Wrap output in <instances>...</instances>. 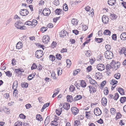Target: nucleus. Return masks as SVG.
I'll list each match as a JSON object with an SVG mask.
<instances>
[{
	"label": "nucleus",
	"mask_w": 126,
	"mask_h": 126,
	"mask_svg": "<svg viewBox=\"0 0 126 126\" xmlns=\"http://www.w3.org/2000/svg\"><path fill=\"white\" fill-rule=\"evenodd\" d=\"M15 25L17 29L21 30H26L27 29L26 27L24 26L22 22L20 20H18L17 22L15 23Z\"/></svg>",
	"instance_id": "nucleus-1"
},
{
	"label": "nucleus",
	"mask_w": 126,
	"mask_h": 126,
	"mask_svg": "<svg viewBox=\"0 0 126 126\" xmlns=\"http://www.w3.org/2000/svg\"><path fill=\"white\" fill-rule=\"evenodd\" d=\"M105 57L107 59H112L113 57V53L110 50H107L105 53Z\"/></svg>",
	"instance_id": "nucleus-2"
},
{
	"label": "nucleus",
	"mask_w": 126,
	"mask_h": 126,
	"mask_svg": "<svg viewBox=\"0 0 126 126\" xmlns=\"http://www.w3.org/2000/svg\"><path fill=\"white\" fill-rule=\"evenodd\" d=\"M111 65L112 66V68L116 70L120 66V63L119 62L116 63L115 61L113 60L112 61L111 63Z\"/></svg>",
	"instance_id": "nucleus-3"
},
{
	"label": "nucleus",
	"mask_w": 126,
	"mask_h": 126,
	"mask_svg": "<svg viewBox=\"0 0 126 126\" xmlns=\"http://www.w3.org/2000/svg\"><path fill=\"white\" fill-rule=\"evenodd\" d=\"M36 57L38 58H40L43 55V53L42 50H38L35 52Z\"/></svg>",
	"instance_id": "nucleus-4"
},
{
	"label": "nucleus",
	"mask_w": 126,
	"mask_h": 126,
	"mask_svg": "<svg viewBox=\"0 0 126 126\" xmlns=\"http://www.w3.org/2000/svg\"><path fill=\"white\" fill-rule=\"evenodd\" d=\"M19 13L21 15L25 16L28 14L29 12L26 9H22L20 10Z\"/></svg>",
	"instance_id": "nucleus-5"
},
{
	"label": "nucleus",
	"mask_w": 126,
	"mask_h": 126,
	"mask_svg": "<svg viewBox=\"0 0 126 126\" xmlns=\"http://www.w3.org/2000/svg\"><path fill=\"white\" fill-rule=\"evenodd\" d=\"M94 114L96 116H99L102 113L101 110L98 108H96L94 110Z\"/></svg>",
	"instance_id": "nucleus-6"
},
{
	"label": "nucleus",
	"mask_w": 126,
	"mask_h": 126,
	"mask_svg": "<svg viewBox=\"0 0 126 126\" xmlns=\"http://www.w3.org/2000/svg\"><path fill=\"white\" fill-rule=\"evenodd\" d=\"M94 87L92 86H89L87 87V89H89L90 94H93L95 93L96 91V89Z\"/></svg>",
	"instance_id": "nucleus-7"
},
{
	"label": "nucleus",
	"mask_w": 126,
	"mask_h": 126,
	"mask_svg": "<svg viewBox=\"0 0 126 126\" xmlns=\"http://www.w3.org/2000/svg\"><path fill=\"white\" fill-rule=\"evenodd\" d=\"M97 68L98 70L101 71L105 69V67L103 64L99 63L97 65Z\"/></svg>",
	"instance_id": "nucleus-8"
},
{
	"label": "nucleus",
	"mask_w": 126,
	"mask_h": 126,
	"mask_svg": "<svg viewBox=\"0 0 126 126\" xmlns=\"http://www.w3.org/2000/svg\"><path fill=\"white\" fill-rule=\"evenodd\" d=\"M102 20L104 24H106L109 22V18L107 16L103 15L102 17Z\"/></svg>",
	"instance_id": "nucleus-9"
},
{
	"label": "nucleus",
	"mask_w": 126,
	"mask_h": 126,
	"mask_svg": "<svg viewBox=\"0 0 126 126\" xmlns=\"http://www.w3.org/2000/svg\"><path fill=\"white\" fill-rule=\"evenodd\" d=\"M71 109L72 113L74 115L77 114L79 111L78 109L74 107L72 108Z\"/></svg>",
	"instance_id": "nucleus-10"
},
{
	"label": "nucleus",
	"mask_w": 126,
	"mask_h": 126,
	"mask_svg": "<svg viewBox=\"0 0 126 126\" xmlns=\"http://www.w3.org/2000/svg\"><path fill=\"white\" fill-rule=\"evenodd\" d=\"M50 9L48 8L45 9L43 11V14L44 16L49 15L50 13Z\"/></svg>",
	"instance_id": "nucleus-11"
},
{
	"label": "nucleus",
	"mask_w": 126,
	"mask_h": 126,
	"mask_svg": "<svg viewBox=\"0 0 126 126\" xmlns=\"http://www.w3.org/2000/svg\"><path fill=\"white\" fill-rule=\"evenodd\" d=\"M50 40L49 37L48 36H44L43 37V41L45 43H47Z\"/></svg>",
	"instance_id": "nucleus-12"
},
{
	"label": "nucleus",
	"mask_w": 126,
	"mask_h": 126,
	"mask_svg": "<svg viewBox=\"0 0 126 126\" xmlns=\"http://www.w3.org/2000/svg\"><path fill=\"white\" fill-rule=\"evenodd\" d=\"M90 82L91 84L93 85L94 87H96L98 85L96 81L92 79L90 80Z\"/></svg>",
	"instance_id": "nucleus-13"
},
{
	"label": "nucleus",
	"mask_w": 126,
	"mask_h": 126,
	"mask_svg": "<svg viewBox=\"0 0 126 126\" xmlns=\"http://www.w3.org/2000/svg\"><path fill=\"white\" fill-rule=\"evenodd\" d=\"M55 12L56 14L58 15H63V11L60 9H57L55 11Z\"/></svg>",
	"instance_id": "nucleus-14"
},
{
	"label": "nucleus",
	"mask_w": 126,
	"mask_h": 126,
	"mask_svg": "<svg viewBox=\"0 0 126 126\" xmlns=\"http://www.w3.org/2000/svg\"><path fill=\"white\" fill-rule=\"evenodd\" d=\"M101 101L102 105L105 106H106L107 103V100L106 98L105 97H103L102 98Z\"/></svg>",
	"instance_id": "nucleus-15"
},
{
	"label": "nucleus",
	"mask_w": 126,
	"mask_h": 126,
	"mask_svg": "<svg viewBox=\"0 0 126 126\" xmlns=\"http://www.w3.org/2000/svg\"><path fill=\"white\" fill-rule=\"evenodd\" d=\"M120 37L121 39L122 40H126V32L122 33L120 36Z\"/></svg>",
	"instance_id": "nucleus-16"
},
{
	"label": "nucleus",
	"mask_w": 126,
	"mask_h": 126,
	"mask_svg": "<svg viewBox=\"0 0 126 126\" xmlns=\"http://www.w3.org/2000/svg\"><path fill=\"white\" fill-rule=\"evenodd\" d=\"M116 2V0H109L108 1V4L111 6L114 5Z\"/></svg>",
	"instance_id": "nucleus-17"
},
{
	"label": "nucleus",
	"mask_w": 126,
	"mask_h": 126,
	"mask_svg": "<svg viewBox=\"0 0 126 126\" xmlns=\"http://www.w3.org/2000/svg\"><path fill=\"white\" fill-rule=\"evenodd\" d=\"M23 44L21 42H19L16 45V47L17 48L20 49L22 47Z\"/></svg>",
	"instance_id": "nucleus-18"
},
{
	"label": "nucleus",
	"mask_w": 126,
	"mask_h": 126,
	"mask_svg": "<svg viewBox=\"0 0 126 126\" xmlns=\"http://www.w3.org/2000/svg\"><path fill=\"white\" fill-rule=\"evenodd\" d=\"M73 98L72 96L67 95V99L68 102H72L73 101Z\"/></svg>",
	"instance_id": "nucleus-19"
},
{
	"label": "nucleus",
	"mask_w": 126,
	"mask_h": 126,
	"mask_svg": "<svg viewBox=\"0 0 126 126\" xmlns=\"http://www.w3.org/2000/svg\"><path fill=\"white\" fill-rule=\"evenodd\" d=\"M67 32L65 31H64L63 32H60L59 33V35L60 37H63L64 36H66Z\"/></svg>",
	"instance_id": "nucleus-20"
},
{
	"label": "nucleus",
	"mask_w": 126,
	"mask_h": 126,
	"mask_svg": "<svg viewBox=\"0 0 126 126\" xmlns=\"http://www.w3.org/2000/svg\"><path fill=\"white\" fill-rule=\"evenodd\" d=\"M120 53L121 54H124L125 56L126 57V48L124 47H123L120 52Z\"/></svg>",
	"instance_id": "nucleus-21"
},
{
	"label": "nucleus",
	"mask_w": 126,
	"mask_h": 126,
	"mask_svg": "<svg viewBox=\"0 0 126 126\" xmlns=\"http://www.w3.org/2000/svg\"><path fill=\"white\" fill-rule=\"evenodd\" d=\"M62 111V107L61 108H59L58 109H56V114L58 115H60L61 114Z\"/></svg>",
	"instance_id": "nucleus-22"
},
{
	"label": "nucleus",
	"mask_w": 126,
	"mask_h": 126,
	"mask_svg": "<svg viewBox=\"0 0 126 126\" xmlns=\"http://www.w3.org/2000/svg\"><path fill=\"white\" fill-rule=\"evenodd\" d=\"M18 86L17 81L16 80L15 81L13 84V89H16Z\"/></svg>",
	"instance_id": "nucleus-23"
},
{
	"label": "nucleus",
	"mask_w": 126,
	"mask_h": 126,
	"mask_svg": "<svg viewBox=\"0 0 126 126\" xmlns=\"http://www.w3.org/2000/svg\"><path fill=\"white\" fill-rule=\"evenodd\" d=\"M118 89V92L121 95H123L124 94V91L122 88L119 87Z\"/></svg>",
	"instance_id": "nucleus-24"
},
{
	"label": "nucleus",
	"mask_w": 126,
	"mask_h": 126,
	"mask_svg": "<svg viewBox=\"0 0 126 126\" xmlns=\"http://www.w3.org/2000/svg\"><path fill=\"white\" fill-rule=\"evenodd\" d=\"M111 33L110 31L108 30H105L103 32V34L104 35H110Z\"/></svg>",
	"instance_id": "nucleus-25"
},
{
	"label": "nucleus",
	"mask_w": 126,
	"mask_h": 126,
	"mask_svg": "<svg viewBox=\"0 0 126 126\" xmlns=\"http://www.w3.org/2000/svg\"><path fill=\"white\" fill-rule=\"evenodd\" d=\"M71 22L72 24L73 25H77L78 23L77 20L75 19H72L71 20Z\"/></svg>",
	"instance_id": "nucleus-26"
},
{
	"label": "nucleus",
	"mask_w": 126,
	"mask_h": 126,
	"mask_svg": "<svg viewBox=\"0 0 126 126\" xmlns=\"http://www.w3.org/2000/svg\"><path fill=\"white\" fill-rule=\"evenodd\" d=\"M49 60L52 62L54 61L55 59V58L54 56L52 55H50L49 56Z\"/></svg>",
	"instance_id": "nucleus-27"
},
{
	"label": "nucleus",
	"mask_w": 126,
	"mask_h": 126,
	"mask_svg": "<svg viewBox=\"0 0 126 126\" xmlns=\"http://www.w3.org/2000/svg\"><path fill=\"white\" fill-rule=\"evenodd\" d=\"M32 26L33 27H34L37 23V21L36 20L33 19L32 22Z\"/></svg>",
	"instance_id": "nucleus-28"
},
{
	"label": "nucleus",
	"mask_w": 126,
	"mask_h": 126,
	"mask_svg": "<svg viewBox=\"0 0 126 126\" xmlns=\"http://www.w3.org/2000/svg\"><path fill=\"white\" fill-rule=\"evenodd\" d=\"M85 113L86 117L88 119H90V114H91V112L90 111H89V112L86 111L85 112Z\"/></svg>",
	"instance_id": "nucleus-29"
},
{
	"label": "nucleus",
	"mask_w": 126,
	"mask_h": 126,
	"mask_svg": "<svg viewBox=\"0 0 126 126\" xmlns=\"http://www.w3.org/2000/svg\"><path fill=\"white\" fill-rule=\"evenodd\" d=\"M36 119L40 121L42 120L43 119L41 115L40 114H37L36 115Z\"/></svg>",
	"instance_id": "nucleus-30"
},
{
	"label": "nucleus",
	"mask_w": 126,
	"mask_h": 126,
	"mask_svg": "<svg viewBox=\"0 0 126 126\" xmlns=\"http://www.w3.org/2000/svg\"><path fill=\"white\" fill-rule=\"evenodd\" d=\"M50 121L49 117L47 116L44 122V124L45 126H47L49 123Z\"/></svg>",
	"instance_id": "nucleus-31"
},
{
	"label": "nucleus",
	"mask_w": 126,
	"mask_h": 126,
	"mask_svg": "<svg viewBox=\"0 0 126 126\" xmlns=\"http://www.w3.org/2000/svg\"><path fill=\"white\" fill-rule=\"evenodd\" d=\"M22 122L18 121L15 123L14 125L15 126H22Z\"/></svg>",
	"instance_id": "nucleus-32"
},
{
	"label": "nucleus",
	"mask_w": 126,
	"mask_h": 126,
	"mask_svg": "<svg viewBox=\"0 0 126 126\" xmlns=\"http://www.w3.org/2000/svg\"><path fill=\"white\" fill-rule=\"evenodd\" d=\"M82 98L81 96L80 95H77L74 98V100L75 101L81 99Z\"/></svg>",
	"instance_id": "nucleus-33"
},
{
	"label": "nucleus",
	"mask_w": 126,
	"mask_h": 126,
	"mask_svg": "<svg viewBox=\"0 0 126 126\" xmlns=\"http://www.w3.org/2000/svg\"><path fill=\"white\" fill-rule=\"evenodd\" d=\"M80 85L81 87H85L86 85V84L85 81L83 80L81 81Z\"/></svg>",
	"instance_id": "nucleus-34"
},
{
	"label": "nucleus",
	"mask_w": 126,
	"mask_h": 126,
	"mask_svg": "<svg viewBox=\"0 0 126 126\" xmlns=\"http://www.w3.org/2000/svg\"><path fill=\"white\" fill-rule=\"evenodd\" d=\"M66 62L67 64V67L69 68L71 64L70 60L69 59H67L66 60Z\"/></svg>",
	"instance_id": "nucleus-35"
},
{
	"label": "nucleus",
	"mask_w": 126,
	"mask_h": 126,
	"mask_svg": "<svg viewBox=\"0 0 126 126\" xmlns=\"http://www.w3.org/2000/svg\"><path fill=\"white\" fill-rule=\"evenodd\" d=\"M80 122L79 120H76L75 121L74 124V126H78L80 125Z\"/></svg>",
	"instance_id": "nucleus-36"
},
{
	"label": "nucleus",
	"mask_w": 126,
	"mask_h": 126,
	"mask_svg": "<svg viewBox=\"0 0 126 126\" xmlns=\"http://www.w3.org/2000/svg\"><path fill=\"white\" fill-rule=\"evenodd\" d=\"M120 101L121 103H124L126 101V97H121V98Z\"/></svg>",
	"instance_id": "nucleus-37"
},
{
	"label": "nucleus",
	"mask_w": 126,
	"mask_h": 126,
	"mask_svg": "<svg viewBox=\"0 0 126 126\" xmlns=\"http://www.w3.org/2000/svg\"><path fill=\"white\" fill-rule=\"evenodd\" d=\"M121 117L122 115L120 113H117L116 115V119L117 120L121 118Z\"/></svg>",
	"instance_id": "nucleus-38"
},
{
	"label": "nucleus",
	"mask_w": 126,
	"mask_h": 126,
	"mask_svg": "<svg viewBox=\"0 0 126 126\" xmlns=\"http://www.w3.org/2000/svg\"><path fill=\"white\" fill-rule=\"evenodd\" d=\"M51 124L54 126H57L58 125V122L57 121H53L51 122Z\"/></svg>",
	"instance_id": "nucleus-39"
},
{
	"label": "nucleus",
	"mask_w": 126,
	"mask_h": 126,
	"mask_svg": "<svg viewBox=\"0 0 126 126\" xmlns=\"http://www.w3.org/2000/svg\"><path fill=\"white\" fill-rule=\"evenodd\" d=\"M110 112L112 114L114 115L116 113V111L114 108H112L110 109Z\"/></svg>",
	"instance_id": "nucleus-40"
},
{
	"label": "nucleus",
	"mask_w": 126,
	"mask_h": 126,
	"mask_svg": "<svg viewBox=\"0 0 126 126\" xmlns=\"http://www.w3.org/2000/svg\"><path fill=\"white\" fill-rule=\"evenodd\" d=\"M53 95L52 96V97L53 98L54 97L56 96L58 94V93L59 92V91H58V89H56L54 91V92H55Z\"/></svg>",
	"instance_id": "nucleus-41"
},
{
	"label": "nucleus",
	"mask_w": 126,
	"mask_h": 126,
	"mask_svg": "<svg viewBox=\"0 0 126 126\" xmlns=\"http://www.w3.org/2000/svg\"><path fill=\"white\" fill-rule=\"evenodd\" d=\"M103 40L102 38H95V41L98 43H101L102 42Z\"/></svg>",
	"instance_id": "nucleus-42"
},
{
	"label": "nucleus",
	"mask_w": 126,
	"mask_h": 126,
	"mask_svg": "<svg viewBox=\"0 0 126 126\" xmlns=\"http://www.w3.org/2000/svg\"><path fill=\"white\" fill-rule=\"evenodd\" d=\"M120 73H117V74H115L114 75V77L116 79H118L120 78Z\"/></svg>",
	"instance_id": "nucleus-43"
},
{
	"label": "nucleus",
	"mask_w": 126,
	"mask_h": 126,
	"mask_svg": "<svg viewBox=\"0 0 126 126\" xmlns=\"http://www.w3.org/2000/svg\"><path fill=\"white\" fill-rule=\"evenodd\" d=\"M63 8L65 11H67L68 10V7L66 4L65 3L64 4Z\"/></svg>",
	"instance_id": "nucleus-44"
},
{
	"label": "nucleus",
	"mask_w": 126,
	"mask_h": 126,
	"mask_svg": "<svg viewBox=\"0 0 126 126\" xmlns=\"http://www.w3.org/2000/svg\"><path fill=\"white\" fill-rule=\"evenodd\" d=\"M54 4L56 6L59 5V0H54L53 2Z\"/></svg>",
	"instance_id": "nucleus-45"
},
{
	"label": "nucleus",
	"mask_w": 126,
	"mask_h": 126,
	"mask_svg": "<svg viewBox=\"0 0 126 126\" xmlns=\"http://www.w3.org/2000/svg\"><path fill=\"white\" fill-rule=\"evenodd\" d=\"M75 88L73 85H71L69 87V90L71 92H73L75 89Z\"/></svg>",
	"instance_id": "nucleus-46"
},
{
	"label": "nucleus",
	"mask_w": 126,
	"mask_h": 126,
	"mask_svg": "<svg viewBox=\"0 0 126 126\" xmlns=\"http://www.w3.org/2000/svg\"><path fill=\"white\" fill-rule=\"evenodd\" d=\"M126 121L125 119L121 120L120 122V124L121 126L124 125L126 123Z\"/></svg>",
	"instance_id": "nucleus-47"
},
{
	"label": "nucleus",
	"mask_w": 126,
	"mask_h": 126,
	"mask_svg": "<svg viewBox=\"0 0 126 126\" xmlns=\"http://www.w3.org/2000/svg\"><path fill=\"white\" fill-rule=\"evenodd\" d=\"M14 90V91L13 92V95L14 96L16 97V96H17V92L18 91L16 89Z\"/></svg>",
	"instance_id": "nucleus-48"
},
{
	"label": "nucleus",
	"mask_w": 126,
	"mask_h": 126,
	"mask_svg": "<svg viewBox=\"0 0 126 126\" xmlns=\"http://www.w3.org/2000/svg\"><path fill=\"white\" fill-rule=\"evenodd\" d=\"M56 58L57 59L60 60L62 58L61 55L59 54H57L56 55Z\"/></svg>",
	"instance_id": "nucleus-49"
},
{
	"label": "nucleus",
	"mask_w": 126,
	"mask_h": 126,
	"mask_svg": "<svg viewBox=\"0 0 126 126\" xmlns=\"http://www.w3.org/2000/svg\"><path fill=\"white\" fill-rule=\"evenodd\" d=\"M112 67V66L111 65H110L109 64H107L106 66V70H108V71Z\"/></svg>",
	"instance_id": "nucleus-50"
},
{
	"label": "nucleus",
	"mask_w": 126,
	"mask_h": 126,
	"mask_svg": "<svg viewBox=\"0 0 126 126\" xmlns=\"http://www.w3.org/2000/svg\"><path fill=\"white\" fill-rule=\"evenodd\" d=\"M118 81H117L115 80L112 79L110 82V84L113 85H114L115 84L117 83Z\"/></svg>",
	"instance_id": "nucleus-51"
},
{
	"label": "nucleus",
	"mask_w": 126,
	"mask_h": 126,
	"mask_svg": "<svg viewBox=\"0 0 126 126\" xmlns=\"http://www.w3.org/2000/svg\"><path fill=\"white\" fill-rule=\"evenodd\" d=\"M110 16H111L112 19H116L117 17V16L116 15H115L113 14H111L110 15Z\"/></svg>",
	"instance_id": "nucleus-52"
},
{
	"label": "nucleus",
	"mask_w": 126,
	"mask_h": 126,
	"mask_svg": "<svg viewBox=\"0 0 126 126\" xmlns=\"http://www.w3.org/2000/svg\"><path fill=\"white\" fill-rule=\"evenodd\" d=\"M7 76L9 77H11L12 76V73L10 71H8L5 72Z\"/></svg>",
	"instance_id": "nucleus-53"
},
{
	"label": "nucleus",
	"mask_w": 126,
	"mask_h": 126,
	"mask_svg": "<svg viewBox=\"0 0 126 126\" xmlns=\"http://www.w3.org/2000/svg\"><path fill=\"white\" fill-rule=\"evenodd\" d=\"M52 77L55 80H57V78L55 76V73H51V75Z\"/></svg>",
	"instance_id": "nucleus-54"
},
{
	"label": "nucleus",
	"mask_w": 126,
	"mask_h": 126,
	"mask_svg": "<svg viewBox=\"0 0 126 126\" xmlns=\"http://www.w3.org/2000/svg\"><path fill=\"white\" fill-rule=\"evenodd\" d=\"M105 47L107 50H109L111 49L110 46L109 45H106Z\"/></svg>",
	"instance_id": "nucleus-55"
},
{
	"label": "nucleus",
	"mask_w": 126,
	"mask_h": 126,
	"mask_svg": "<svg viewBox=\"0 0 126 126\" xmlns=\"http://www.w3.org/2000/svg\"><path fill=\"white\" fill-rule=\"evenodd\" d=\"M37 67V66L36 64L35 63H34L32 65L31 67V69L32 70L36 69Z\"/></svg>",
	"instance_id": "nucleus-56"
},
{
	"label": "nucleus",
	"mask_w": 126,
	"mask_h": 126,
	"mask_svg": "<svg viewBox=\"0 0 126 126\" xmlns=\"http://www.w3.org/2000/svg\"><path fill=\"white\" fill-rule=\"evenodd\" d=\"M47 29V28H45L44 27H42L41 29V30L42 32H45Z\"/></svg>",
	"instance_id": "nucleus-57"
},
{
	"label": "nucleus",
	"mask_w": 126,
	"mask_h": 126,
	"mask_svg": "<svg viewBox=\"0 0 126 126\" xmlns=\"http://www.w3.org/2000/svg\"><path fill=\"white\" fill-rule=\"evenodd\" d=\"M119 97V95L118 94L116 93L115 94L114 99L115 100H117Z\"/></svg>",
	"instance_id": "nucleus-58"
},
{
	"label": "nucleus",
	"mask_w": 126,
	"mask_h": 126,
	"mask_svg": "<svg viewBox=\"0 0 126 126\" xmlns=\"http://www.w3.org/2000/svg\"><path fill=\"white\" fill-rule=\"evenodd\" d=\"M87 72H89L92 69V66L90 65L88 66V67L86 68Z\"/></svg>",
	"instance_id": "nucleus-59"
},
{
	"label": "nucleus",
	"mask_w": 126,
	"mask_h": 126,
	"mask_svg": "<svg viewBox=\"0 0 126 126\" xmlns=\"http://www.w3.org/2000/svg\"><path fill=\"white\" fill-rule=\"evenodd\" d=\"M34 75H32V74L30 75L28 77V79L29 80H32V78L34 77Z\"/></svg>",
	"instance_id": "nucleus-60"
},
{
	"label": "nucleus",
	"mask_w": 126,
	"mask_h": 126,
	"mask_svg": "<svg viewBox=\"0 0 126 126\" xmlns=\"http://www.w3.org/2000/svg\"><path fill=\"white\" fill-rule=\"evenodd\" d=\"M15 71L16 73L18 74H19L20 72H23L21 70L18 69H16L15 70Z\"/></svg>",
	"instance_id": "nucleus-61"
},
{
	"label": "nucleus",
	"mask_w": 126,
	"mask_h": 126,
	"mask_svg": "<svg viewBox=\"0 0 126 126\" xmlns=\"http://www.w3.org/2000/svg\"><path fill=\"white\" fill-rule=\"evenodd\" d=\"M9 94L7 93H5L4 94V97L5 98L7 99L9 97Z\"/></svg>",
	"instance_id": "nucleus-62"
},
{
	"label": "nucleus",
	"mask_w": 126,
	"mask_h": 126,
	"mask_svg": "<svg viewBox=\"0 0 126 126\" xmlns=\"http://www.w3.org/2000/svg\"><path fill=\"white\" fill-rule=\"evenodd\" d=\"M19 116L20 118L23 119H25L26 117L25 116L22 114H20Z\"/></svg>",
	"instance_id": "nucleus-63"
},
{
	"label": "nucleus",
	"mask_w": 126,
	"mask_h": 126,
	"mask_svg": "<svg viewBox=\"0 0 126 126\" xmlns=\"http://www.w3.org/2000/svg\"><path fill=\"white\" fill-rule=\"evenodd\" d=\"M22 87L25 88H27L28 86V84L26 83H23L22 84Z\"/></svg>",
	"instance_id": "nucleus-64"
}]
</instances>
